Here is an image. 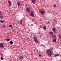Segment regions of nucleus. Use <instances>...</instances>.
Here are the masks:
<instances>
[{"instance_id":"1","label":"nucleus","mask_w":61,"mask_h":61,"mask_svg":"<svg viewBox=\"0 0 61 61\" xmlns=\"http://www.w3.org/2000/svg\"><path fill=\"white\" fill-rule=\"evenodd\" d=\"M46 53L48 54L49 56H51V55H52V54L51 53H52V51H51L50 49H49L47 50Z\"/></svg>"},{"instance_id":"2","label":"nucleus","mask_w":61,"mask_h":61,"mask_svg":"<svg viewBox=\"0 0 61 61\" xmlns=\"http://www.w3.org/2000/svg\"><path fill=\"white\" fill-rule=\"evenodd\" d=\"M39 12L42 15H43L44 13H45V11L42 10V9H40L39 10Z\"/></svg>"},{"instance_id":"3","label":"nucleus","mask_w":61,"mask_h":61,"mask_svg":"<svg viewBox=\"0 0 61 61\" xmlns=\"http://www.w3.org/2000/svg\"><path fill=\"white\" fill-rule=\"evenodd\" d=\"M33 40L36 43V44H38V40L37 38L35 37H33Z\"/></svg>"},{"instance_id":"4","label":"nucleus","mask_w":61,"mask_h":61,"mask_svg":"<svg viewBox=\"0 0 61 61\" xmlns=\"http://www.w3.org/2000/svg\"><path fill=\"white\" fill-rule=\"evenodd\" d=\"M3 14L0 11V18L3 19Z\"/></svg>"},{"instance_id":"5","label":"nucleus","mask_w":61,"mask_h":61,"mask_svg":"<svg viewBox=\"0 0 61 61\" xmlns=\"http://www.w3.org/2000/svg\"><path fill=\"white\" fill-rule=\"evenodd\" d=\"M4 44L3 43H0V48H3L5 47V46H3Z\"/></svg>"},{"instance_id":"6","label":"nucleus","mask_w":61,"mask_h":61,"mask_svg":"<svg viewBox=\"0 0 61 61\" xmlns=\"http://www.w3.org/2000/svg\"><path fill=\"white\" fill-rule=\"evenodd\" d=\"M56 28H53V29H52V31H53V32H54V33H56Z\"/></svg>"},{"instance_id":"7","label":"nucleus","mask_w":61,"mask_h":61,"mask_svg":"<svg viewBox=\"0 0 61 61\" xmlns=\"http://www.w3.org/2000/svg\"><path fill=\"white\" fill-rule=\"evenodd\" d=\"M17 5H18V6H21V4L19 2H18L17 3Z\"/></svg>"},{"instance_id":"8","label":"nucleus","mask_w":61,"mask_h":61,"mask_svg":"<svg viewBox=\"0 0 61 61\" xmlns=\"http://www.w3.org/2000/svg\"><path fill=\"white\" fill-rule=\"evenodd\" d=\"M31 1H32V3L33 4L36 3V0H31Z\"/></svg>"},{"instance_id":"9","label":"nucleus","mask_w":61,"mask_h":61,"mask_svg":"<svg viewBox=\"0 0 61 61\" xmlns=\"http://www.w3.org/2000/svg\"><path fill=\"white\" fill-rule=\"evenodd\" d=\"M8 2L9 3V6H11V3L9 1V0H8Z\"/></svg>"},{"instance_id":"10","label":"nucleus","mask_w":61,"mask_h":61,"mask_svg":"<svg viewBox=\"0 0 61 61\" xmlns=\"http://www.w3.org/2000/svg\"><path fill=\"white\" fill-rule=\"evenodd\" d=\"M26 10L28 12H29V13H30V12H29V8H27Z\"/></svg>"},{"instance_id":"11","label":"nucleus","mask_w":61,"mask_h":61,"mask_svg":"<svg viewBox=\"0 0 61 61\" xmlns=\"http://www.w3.org/2000/svg\"><path fill=\"white\" fill-rule=\"evenodd\" d=\"M54 56H55V57H58L59 56V54H57L56 55H55Z\"/></svg>"},{"instance_id":"12","label":"nucleus","mask_w":61,"mask_h":61,"mask_svg":"<svg viewBox=\"0 0 61 61\" xmlns=\"http://www.w3.org/2000/svg\"><path fill=\"white\" fill-rule=\"evenodd\" d=\"M19 58H20V59L22 60V59H23V57H22V56H20L19 57Z\"/></svg>"},{"instance_id":"13","label":"nucleus","mask_w":61,"mask_h":61,"mask_svg":"<svg viewBox=\"0 0 61 61\" xmlns=\"http://www.w3.org/2000/svg\"><path fill=\"white\" fill-rule=\"evenodd\" d=\"M13 42H12V41H10L9 42V44L10 45H12V44H13Z\"/></svg>"},{"instance_id":"14","label":"nucleus","mask_w":61,"mask_h":61,"mask_svg":"<svg viewBox=\"0 0 61 61\" xmlns=\"http://www.w3.org/2000/svg\"><path fill=\"white\" fill-rule=\"evenodd\" d=\"M43 29L44 30H46V26H44L43 27Z\"/></svg>"},{"instance_id":"15","label":"nucleus","mask_w":61,"mask_h":61,"mask_svg":"<svg viewBox=\"0 0 61 61\" xmlns=\"http://www.w3.org/2000/svg\"><path fill=\"white\" fill-rule=\"evenodd\" d=\"M49 34L52 35H53V33L52 31L49 32Z\"/></svg>"},{"instance_id":"16","label":"nucleus","mask_w":61,"mask_h":61,"mask_svg":"<svg viewBox=\"0 0 61 61\" xmlns=\"http://www.w3.org/2000/svg\"><path fill=\"white\" fill-rule=\"evenodd\" d=\"M10 39H6V41H10Z\"/></svg>"},{"instance_id":"17","label":"nucleus","mask_w":61,"mask_h":61,"mask_svg":"<svg viewBox=\"0 0 61 61\" xmlns=\"http://www.w3.org/2000/svg\"><path fill=\"white\" fill-rule=\"evenodd\" d=\"M9 27L11 28L12 27V25L11 24L9 25Z\"/></svg>"},{"instance_id":"18","label":"nucleus","mask_w":61,"mask_h":61,"mask_svg":"<svg viewBox=\"0 0 61 61\" xmlns=\"http://www.w3.org/2000/svg\"><path fill=\"white\" fill-rule=\"evenodd\" d=\"M56 39H53V42H56Z\"/></svg>"},{"instance_id":"19","label":"nucleus","mask_w":61,"mask_h":61,"mask_svg":"<svg viewBox=\"0 0 61 61\" xmlns=\"http://www.w3.org/2000/svg\"><path fill=\"white\" fill-rule=\"evenodd\" d=\"M0 22H1V23H3L4 22V21L3 20H0Z\"/></svg>"},{"instance_id":"20","label":"nucleus","mask_w":61,"mask_h":61,"mask_svg":"<svg viewBox=\"0 0 61 61\" xmlns=\"http://www.w3.org/2000/svg\"><path fill=\"white\" fill-rule=\"evenodd\" d=\"M30 15H31V16L33 17H34V15L32 13L30 14Z\"/></svg>"},{"instance_id":"21","label":"nucleus","mask_w":61,"mask_h":61,"mask_svg":"<svg viewBox=\"0 0 61 61\" xmlns=\"http://www.w3.org/2000/svg\"><path fill=\"white\" fill-rule=\"evenodd\" d=\"M59 37L60 38H60L61 39V36H60V35H59Z\"/></svg>"},{"instance_id":"22","label":"nucleus","mask_w":61,"mask_h":61,"mask_svg":"<svg viewBox=\"0 0 61 61\" xmlns=\"http://www.w3.org/2000/svg\"><path fill=\"white\" fill-rule=\"evenodd\" d=\"M22 20H21V21H20L19 23H20V24H21V23H22Z\"/></svg>"},{"instance_id":"23","label":"nucleus","mask_w":61,"mask_h":61,"mask_svg":"<svg viewBox=\"0 0 61 61\" xmlns=\"http://www.w3.org/2000/svg\"><path fill=\"white\" fill-rule=\"evenodd\" d=\"M3 57H0V59L1 60H3Z\"/></svg>"},{"instance_id":"24","label":"nucleus","mask_w":61,"mask_h":61,"mask_svg":"<svg viewBox=\"0 0 61 61\" xmlns=\"http://www.w3.org/2000/svg\"><path fill=\"white\" fill-rule=\"evenodd\" d=\"M39 56L40 57H41L42 56V55L41 54H39Z\"/></svg>"},{"instance_id":"25","label":"nucleus","mask_w":61,"mask_h":61,"mask_svg":"<svg viewBox=\"0 0 61 61\" xmlns=\"http://www.w3.org/2000/svg\"><path fill=\"white\" fill-rule=\"evenodd\" d=\"M3 26L4 28L5 27V25H3Z\"/></svg>"},{"instance_id":"26","label":"nucleus","mask_w":61,"mask_h":61,"mask_svg":"<svg viewBox=\"0 0 61 61\" xmlns=\"http://www.w3.org/2000/svg\"><path fill=\"white\" fill-rule=\"evenodd\" d=\"M53 36L55 37H56V36L55 35H53Z\"/></svg>"},{"instance_id":"27","label":"nucleus","mask_w":61,"mask_h":61,"mask_svg":"<svg viewBox=\"0 0 61 61\" xmlns=\"http://www.w3.org/2000/svg\"><path fill=\"white\" fill-rule=\"evenodd\" d=\"M40 46H43V45L42 44H40Z\"/></svg>"},{"instance_id":"28","label":"nucleus","mask_w":61,"mask_h":61,"mask_svg":"<svg viewBox=\"0 0 61 61\" xmlns=\"http://www.w3.org/2000/svg\"><path fill=\"white\" fill-rule=\"evenodd\" d=\"M34 13V12H33V11H31V13Z\"/></svg>"},{"instance_id":"29","label":"nucleus","mask_w":61,"mask_h":61,"mask_svg":"<svg viewBox=\"0 0 61 61\" xmlns=\"http://www.w3.org/2000/svg\"><path fill=\"white\" fill-rule=\"evenodd\" d=\"M56 7V5H54V7Z\"/></svg>"},{"instance_id":"30","label":"nucleus","mask_w":61,"mask_h":61,"mask_svg":"<svg viewBox=\"0 0 61 61\" xmlns=\"http://www.w3.org/2000/svg\"><path fill=\"white\" fill-rule=\"evenodd\" d=\"M33 24H32L31 25V26H33Z\"/></svg>"},{"instance_id":"31","label":"nucleus","mask_w":61,"mask_h":61,"mask_svg":"<svg viewBox=\"0 0 61 61\" xmlns=\"http://www.w3.org/2000/svg\"><path fill=\"white\" fill-rule=\"evenodd\" d=\"M42 27V26H40V28H41Z\"/></svg>"},{"instance_id":"32","label":"nucleus","mask_w":61,"mask_h":61,"mask_svg":"<svg viewBox=\"0 0 61 61\" xmlns=\"http://www.w3.org/2000/svg\"><path fill=\"white\" fill-rule=\"evenodd\" d=\"M56 37H55V38H54V39H56Z\"/></svg>"},{"instance_id":"33","label":"nucleus","mask_w":61,"mask_h":61,"mask_svg":"<svg viewBox=\"0 0 61 61\" xmlns=\"http://www.w3.org/2000/svg\"><path fill=\"white\" fill-rule=\"evenodd\" d=\"M48 23H49V24H50V22H48Z\"/></svg>"},{"instance_id":"34","label":"nucleus","mask_w":61,"mask_h":61,"mask_svg":"<svg viewBox=\"0 0 61 61\" xmlns=\"http://www.w3.org/2000/svg\"><path fill=\"white\" fill-rule=\"evenodd\" d=\"M40 34V32L39 31V32H38V34Z\"/></svg>"},{"instance_id":"35","label":"nucleus","mask_w":61,"mask_h":61,"mask_svg":"<svg viewBox=\"0 0 61 61\" xmlns=\"http://www.w3.org/2000/svg\"><path fill=\"white\" fill-rule=\"evenodd\" d=\"M53 48H52V49H51V50H53Z\"/></svg>"}]
</instances>
